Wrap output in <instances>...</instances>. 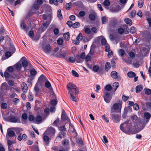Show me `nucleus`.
Here are the masks:
<instances>
[{"label": "nucleus", "mask_w": 151, "mask_h": 151, "mask_svg": "<svg viewBox=\"0 0 151 151\" xmlns=\"http://www.w3.org/2000/svg\"><path fill=\"white\" fill-rule=\"evenodd\" d=\"M68 93H75V94H78L79 91L77 86L72 83H68L67 86Z\"/></svg>", "instance_id": "obj_1"}, {"label": "nucleus", "mask_w": 151, "mask_h": 151, "mask_svg": "<svg viewBox=\"0 0 151 151\" xmlns=\"http://www.w3.org/2000/svg\"><path fill=\"white\" fill-rule=\"evenodd\" d=\"M66 134L65 132H60V136L58 137L57 138H60V139H61L62 137H66Z\"/></svg>", "instance_id": "obj_26"}, {"label": "nucleus", "mask_w": 151, "mask_h": 151, "mask_svg": "<svg viewBox=\"0 0 151 151\" xmlns=\"http://www.w3.org/2000/svg\"><path fill=\"white\" fill-rule=\"evenodd\" d=\"M129 55L130 58L134 59L135 56V53L133 52H130L129 53Z\"/></svg>", "instance_id": "obj_35"}, {"label": "nucleus", "mask_w": 151, "mask_h": 151, "mask_svg": "<svg viewBox=\"0 0 151 151\" xmlns=\"http://www.w3.org/2000/svg\"><path fill=\"white\" fill-rule=\"evenodd\" d=\"M57 16L60 19H62L63 18L62 15L61 13V10L59 9L57 12Z\"/></svg>", "instance_id": "obj_40"}, {"label": "nucleus", "mask_w": 151, "mask_h": 151, "mask_svg": "<svg viewBox=\"0 0 151 151\" xmlns=\"http://www.w3.org/2000/svg\"><path fill=\"white\" fill-rule=\"evenodd\" d=\"M47 134H45V132L43 134V139L44 141L46 142H48L49 139V138Z\"/></svg>", "instance_id": "obj_27"}, {"label": "nucleus", "mask_w": 151, "mask_h": 151, "mask_svg": "<svg viewBox=\"0 0 151 151\" xmlns=\"http://www.w3.org/2000/svg\"><path fill=\"white\" fill-rule=\"evenodd\" d=\"M37 72L34 69H33L30 71V74L31 76H34L37 74Z\"/></svg>", "instance_id": "obj_51"}, {"label": "nucleus", "mask_w": 151, "mask_h": 151, "mask_svg": "<svg viewBox=\"0 0 151 151\" xmlns=\"http://www.w3.org/2000/svg\"><path fill=\"white\" fill-rule=\"evenodd\" d=\"M91 51H90L85 58V60L86 62L89 61L91 59Z\"/></svg>", "instance_id": "obj_25"}, {"label": "nucleus", "mask_w": 151, "mask_h": 151, "mask_svg": "<svg viewBox=\"0 0 151 151\" xmlns=\"http://www.w3.org/2000/svg\"><path fill=\"white\" fill-rule=\"evenodd\" d=\"M7 134L8 136L10 137H12L14 136L15 135L14 132L10 129H8L7 131Z\"/></svg>", "instance_id": "obj_17"}, {"label": "nucleus", "mask_w": 151, "mask_h": 151, "mask_svg": "<svg viewBox=\"0 0 151 151\" xmlns=\"http://www.w3.org/2000/svg\"><path fill=\"white\" fill-rule=\"evenodd\" d=\"M84 30L86 33L88 34L91 33V31L90 29L86 26L84 27Z\"/></svg>", "instance_id": "obj_39"}, {"label": "nucleus", "mask_w": 151, "mask_h": 151, "mask_svg": "<svg viewBox=\"0 0 151 151\" xmlns=\"http://www.w3.org/2000/svg\"><path fill=\"white\" fill-rule=\"evenodd\" d=\"M110 4V2L109 0H105L103 2V4L105 7L109 6Z\"/></svg>", "instance_id": "obj_38"}, {"label": "nucleus", "mask_w": 151, "mask_h": 151, "mask_svg": "<svg viewBox=\"0 0 151 151\" xmlns=\"http://www.w3.org/2000/svg\"><path fill=\"white\" fill-rule=\"evenodd\" d=\"M71 5L72 4L71 2L66 3L65 5L66 9H69L71 8Z\"/></svg>", "instance_id": "obj_53"}, {"label": "nucleus", "mask_w": 151, "mask_h": 151, "mask_svg": "<svg viewBox=\"0 0 151 151\" xmlns=\"http://www.w3.org/2000/svg\"><path fill=\"white\" fill-rule=\"evenodd\" d=\"M111 115L113 121L115 123H117L119 122L120 118V115L114 112H111Z\"/></svg>", "instance_id": "obj_6"}, {"label": "nucleus", "mask_w": 151, "mask_h": 151, "mask_svg": "<svg viewBox=\"0 0 151 151\" xmlns=\"http://www.w3.org/2000/svg\"><path fill=\"white\" fill-rule=\"evenodd\" d=\"M58 44L60 45H61L63 43V40L61 38L59 39L57 41Z\"/></svg>", "instance_id": "obj_50"}, {"label": "nucleus", "mask_w": 151, "mask_h": 151, "mask_svg": "<svg viewBox=\"0 0 151 151\" xmlns=\"http://www.w3.org/2000/svg\"><path fill=\"white\" fill-rule=\"evenodd\" d=\"M63 37L66 40H68L70 39V35L69 32L63 34Z\"/></svg>", "instance_id": "obj_33"}, {"label": "nucleus", "mask_w": 151, "mask_h": 151, "mask_svg": "<svg viewBox=\"0 0 151 151\" xmlns=\"http://www.w3.org/2000/svg\"><path fill=\"white\" fill-rule=\"evenodd\" d=\"M69 141L68 139H65L63 141V145H67L69 144Z\"/></svg>", "instance_id": "obj_62"}, {"label": "nucleus", "mask_w": 151, "mask_h": 151, "mask_svg": "<svg viewBox=\"0 0 151 151\" xmlns=\"http://www.w3.org/2000/svg\"><path fill=\"white\" fill-rule=\"evenodd\" d=\"M28 97L30 101H33V96L32 93H29Z\"/></svg>", "instance_id": "obj_55"}, {"label": "nucleus", "mask_w": 151, "mask_h": 151, "mask_svg": "<svg viewBox=\"0 0 151 151\" xmlns=\"http://www.w3.org/2000/svg\"><path fill=\"white\" fill-rule=\"evenodd\" d=\"M3 117L4 119L5 120L11 122H19V118L15 116H10L8 117H6L5 116H4Z\"/></svg>", "instance_id": "obj_4"}, {"label": "nucleus", "mask_w": 151, "mask_h": 151, "mask_svg": "<svg viewBox=\"0 0 151 151\" xmlns=\"http://www.w3.org/2000/svg\"><path fill=\"white\" fill-rule=\"evenodd\" d=\"M59 119L58 118L57 119L53 122V124L54 126H56L57 124L59 123Z\"/></svg>", "instance_id": "obj_64"}, {"label": "nucleus", "mask_w": 151, "mask_h": 151, "mask_svg": "<svg viewBox=\"0 0 151 151\" xmlns=\"http://www.w3.org/2000/svg\"><path fill=\"white\" fill-rule=\"evenodd\" d=\"M136 11L135 10H133L130 14V17L131 18L134 17L135 15Z\"/></svg>", "instance_id": "obj_48"}, {"label": "nucleus", "mask_w": 151, "mask_h": 151, "mask_svg": "<svg viewBox=\"0 0 151 151\" xmlns=\"http://www.w3.org/2000/svg\"><path fill=\"white\" fill-rule=\"evenodd\" d=\"M111 76L114 79H116L118 77L117 73L115 71H112L111 73Z\"/></svg>", "instance_id": "obj_19"}, {"label": "nucleus", "mask_w": 151, "mask_h": 151, "mask_svg": "<svg viewBox=\"0 0 151 151\" xmlns=\"http://www.w3.org/2000/svg\"><path fill=\"white\" fill-rule=\"evenodd\" d=\"M89 17L92 20H94L95 18V16L93 14H89Z\"/></svg>", "instance_id": "obj_56"}, {"label": "nucleus", "mask_w": 151, "mask_h": 151, "mask_svg": "<svg viewBox=\"0 0 151 151\" xmlns=\"http://www.w3.org/2000/svg\"><path fill=\"white\" fill-rule=\"evenodd\" d=\"M131 119L133 120H135L137 123L138 122H142V120L139 118H138L137 116L135 115H134L131 116Z\"/></svg>", "instance_id": "obj_16"}, {"label": "nucleus", "mask_w": 151, "mask_h": 151, "mask_svg": "<svg viewBox=\"0 0 151 151\" xmlns=\"http://www.w3.org/2000/svg\"><path fill=\"white\" fill-rule=\"evenodd\" d=\"M42 117L38 115L37 116V117L35 118V120L38 123L37 124H39L40 122H41L42 120Z\"/></svg>", "instance_id": "obj_32"}, {"label": "nucleus", "mask_w": 151, "mask_h": 151, "mask_svg": "<svg viewBox=\"0 0 151 151\" xmlns=\"http://www.w3.org/2000/svg\"><path fill=\"white\" fill-rule=\"evenodd\" d=\"M103 97L104 101L107 103L110 102L112 98L109 92L105 91H104Z\"/></svg>", "instance_id": "obj_5"}, {"label": "nucleus", "mask_w": 151, "mask_h": 151, "mask_svg": "<svg viewBox=\"0 0 151 151\" xmlns=\"http://www.w3.org/2000/svg\"><path fill=\"white\" fill-rule=\"evenodd\" d=\"M125 22L127 24H128L129 25L131 26L132 24V21L131 20L128 18H126L124 19Z\"/></svg>", "instance_id": "obj_21"}, {"label": "nucleus", "mask_w": 151, "mask_h": 151, "mask_svg": "<svg viewBox=\"0 0 151 151\" xmlns=\"http://www.w3.org/2000/svg\"><path fill=\"white\" fill-rule=\"evenodd\" d=\"M138 7L142 8L143 5V0H139L138 1Z\"/></svg>", "instance_id": "obj_43"}, {"label": "nucleus", "mask_w": 151, "mask_h": 151, "mask_svg": "<svg viewBox=\"0 0 151 151\" xmlns=\"http://www.w3.org/2000/svg\"><path fill=\"white\" fill-rule=\"evenodd\" d=\"M1 86L5 87V88L6 90H8L9 89V86L6 83H2L1 85Z\"/></svg>", "instance_id": "obj_52"}, {"label": "nucleus", "mask_w": 151, "mask_h": 151, "mask_svg": "<svg viewBox=\"0 0 151 151\" xmlns=\"http://www.w3.org/2000/svg\"><path fill=\"white\" fill-rule=\"evenodd\" d=\"M83 38L82 34L80 33L76 39L73 40V43L76 45H78L79 44L80 41L82 40Z\"/></svg>", "instance_id": "obj_10"}, {"label": "nucleus", "mask_w": 151, "mask_h": 151, "mask_svg": "<svg viewBox=\"0 0 151 151\" xmlns=\"http://www.w3.org/2000/svg\"><path fill=\"white\" fill-rule=\"evenodd\" d=\"M118 52L119 55L122 57L124 55L125 53L124 50L122 49H120L118 51Z\"/></svg>", "instance_id": "obj_31"}, {"label": "nucleus", "mask_w": 151, "mask_h": 151, "mask_svg": "<svg viewBox=\"0 0 151 151\" xmlns=\"http://www.w3.org/2000/svg\"><path fill=\"white\" fill-rule=\"evenodd\" d=\"M119 9H118L117 8L115 7H112L110 9V11L113 12H118L119 11Z\"/></svg>", "instance_id": "obj_36"}, {"label": "nucleus", "mask_w": 151, "mask_h": 151, "mask_svg": "<svg viewBox=\"0 0 151 151\" xmlns=\"http://www.w3.org/2000/svg\"><path fill=\"white\" fill-rule=\"evenodd\" d=\"M55 133V130L52 127H50L45 132V134H47L50 137L53 136Z\"/></svg>", "instance_id": "obj_8"}, {"label": "nucleus", "mask_w": 151, "mask_h": 151, "mask_svg": "<svg viewBox=\"0 0 151 151\" xmlns=\"http://www.w3.org/2000/svg\"><path fill=\"white\" fill-rule=\"evenodd\" d=\"M129 122V121H127L124 123L120 125V129L125 133H127L130 129V127L128 125Z\"/></svg>", "instance_id": "obj_3"}, {"label": "nucleus", "mask_w": 151, "mask_h": 151, "mask_svg": "<svg viewBox=\"0 0 151 151\" xmlns=\"http://www.w3.org/2000/svg\"><path fill=\"white\" fill-rule=\"evenodd\" d=\"M45 86L47 88H49V90L50 91V94L55 96V94L53 91L52 88L51 87V85L50 82L48 81H46L45 82Z\"/></svg>", "instance_id": "obj_11"}, {"label": "nucleus", "mask_w": 151, "mask_h": 151, "mask_svg": "<svg viewBox=\"0 0 151 151\" xmlns=\"http://www.w3.org/2000/svg\"><path fill=\"white\" fill-rule=\"evenodd\" d=\"M13 101L14 104L17 105L19 102V100L17 98H15L13 99Z\"/></svg>", "instance_id": "obj_60"}, {"label": "nucleus", "mask_w": 151, "mask_h": 151, "mask_svg": "<svg viewBox=\"0 0 151 151\" xmlns=\"http://www.w3.org/2000/svg\"><path fill=\"white\" fill-rule=\"evenodd\" d=\"M22 117L23 119L26 120L27 119L28 116L26 113H24L22 114Z\"/></svg>", "instance_id": "obj_49"}, {"label": "nucleus", "mask_w": 151, "mask_h": 151, "mask_svg": "<svg viewBox=\"0 0 151 151\" xmlns=\"http://www.w3.org/2000/svg\"><path fill=\"white\" fill-rule=\"evenodd\" d=\"M49 2L50 4H53L55 6L58 5V4L57 0H49Z\"/></svg>", "instance_id": "obj_37"}, {"label": "nucleus", "mask_w": 151, "mask_h": 151, "mask_svg": "<svg viewBox=\"0 0 151 151\" xmlns=\"http://www.w3.org/2000/svg\"><path fill=\"white\" fill-rule=\"evenodd\" d=\"M14 66L17 70H20L22 67L21 64L19 63H18L14 65Z\"/></svg>", "instance_id": "obj_29"}, {"label": "nucleus", "mask_w": 151, "mask_h": 151, "mask_svg": "<svg viewBox=\"0 0 151 151\" xmlns=\"http://www.w3.org/2000/svg\"><path fill=\"white\" fill-rule=\"evenodd\" d=\"M110 68V63L108 62H107L105 64V70L106 71H108V70Z\"/></svg>", "instance_id": "obj_45"}, {"label": "nucleus", "mask_w": 151, "mask_h": 151, "mask_svg": "<svg viewBox=\"0 0 151 151\" xmlns=\"http://www.w3.org/2000/svg\"><path fill=\"white\" fill-rule=\"evenodd\" d=\"M80 26V23L78 22H76L73 24L72 27L74 28H77L78 27Z\"/></svg>", "instance_id": "obj_46"}, {"label": "nucleus", "mask_w": 151, "mask_h": 151, "mask_svg": "<svg viewBox=\"0 0 151 151\" xmlns=\"http://www.w3.org/2000/svg\"><path fill=\"white\" fill-rule=\"evenodd\" d=\"M143 89V87L141 85H139L137 86L136 87V92L137 93H139Z\"/></svg>", "instance_id": "obj_24"}, {"label": "nucleus", "mask_w": 151, "mask_h": 151, "mask_svg": "<svg viewBox=\"0 0 151 151\" xmlns=\"http://www.w3.org/2000/svg\"><path fill=\"white\" fill-rule=\"evenodd\" d=\"M49 23L46 22L44 23L43 24V27L42 28L44 29V31L47 28V27L49 25Z\"/></svg>", "instance_id": "obj_59"}, {"label": "nucleus", "mask_w": 151, "mask_h": 151, "mask_svg": "<svg viewBox=\"0 0 151 151\" xmlns=\"http://www.w3.org/2000/svg\"><path fill=\"white\" fill-rule=\"evenodd\" d=\"M20 25L22 29H25L26 28V24L23 21H22Z\"/></svg>", "instance_id": "obj_30"}, {"label": "nucleus", "mask_w": 151, "mask_h": 151, "mask_svg": "<svg viewBox=\"0 0 151 151\" xmlns=\"http://www.w3.org/2000/svg\"><path fill=\"white\" fill-rule=\"evenodd\" d=\"M70 96V99L73 101L75 102H77V99H76L77 95L78 94H75V93H68Z\"/></svg>", "instance_id": "obj_12"}, {"label": "nucleus", "mask_w": 151, "mask_h": 151, "mask_svg": "<svg viewBox=\"0 0 151 151\" xmlns=\"http://www.w3.org/2000/svg\"><path fill=\"white\" fill-rule=\"evenodd\" d=\"M119 83L117 82L114 83L112 85V87L113 89H114V91H115L117 88L119 87Z\"/></svg>", "instance_id": "obj_18"}, {"label": "nucleus", "mask_w": 151, "mask_h": 151, "mask_svg": "<svg viewBox=\"0 0 151 151\" xmlns=\"http://www.w3.org/2000/svg\"><path fill=\"white\" fill-rule=\"evenodd\" d=\"M72 73L73 75L75 77H78V74L77 73L74 71V70H72Z\"/></svg>", "instance_id": "obj_63"}, {"label": "nucleus", "mask_w": 151, "mask_h": 151, "mask_svg": "<svg viewBox=\"0 0 151 151\" xmlns=\"http://www.w3.org/2000/svg\"><path fill=\"white\" fill-rule=\"evenodd\" d=\"M101 39V42L102 44L103 45H105L106 44V39L103 36H100L99 37Z\"/></svg>", "instance_id": "obj_23"}, {"label": "nucleus", "mask_w": 151, "mask_h": 151, "mask_svg": "<svg viewBox=\"0 0 151 151\" xmlns=\"http://www.w3.org/2000/svg\"><path fill=\"white\" fill-rule=\"evenodd\" d=\"M42 49L44 52L46 53H49L51 50V48L49 44H45L42 45Z\"/></svg>", "instance_id": "obj_9"}, {"label": "nucleus", "mask_w": 151, "mask_h": 151, "mask_svg": "<svg viewBox=\"0 0 151 151\" xmlns=\"http://www.w3.org/2000/svg\"><path fill=\"white\" fill-rule=\"evenodd\" d=\"M144 116L145 118L147 119H148L150 118L151 115L148 112H145L144 113Z\"/></svg>", "instance_id": "obj_34"}, {"label": "nucleus", "mask_w": 151, "mask_h": 151, "mask_svg": "<svg viewBox=\"0 0 151 151\" xmlns=\"http://www.w3.org/2000/svg\"><path fill=\"white\" fill-rule=\"evenodd\" d=\"M124 29H125V31L126 34H128L129 33L128 30H129V28L128 27V26L126 25H124Z\"/></svg>", "instance_id": "obj_47"}, {"label": "nucleus", "mask_w": 151, "mask_h": 151, "mask_svg": "<svg viewBox=\"0 0 151 151\" xmlns=\"http://www.w3.org/2000/svg\"><path fill=\"white\" fill-rule=\"evenodd\" d=\"M47 80L46 78L43 75H41L39 78L38 81L40 83L46 81Z\"/></svg>", "instance_id": "obj_15"}, {"label": "nucleus", "mask_w": 151, "mask_h": 151, "mask_svg": "<svg viewBox=\"0 0 151 151\" xmlns=\"http://www.w3.org/2000/svg\"><path fill=\"white\" fill-rule=\"evenodd\" d=\"M69 130L70 132H74L76 131V130L74 129V127L72 124L70 122L69 124Z\"/></svg>", "instance_id": "obj_28"}, {"label": "nucleus", "mask_w": 151, "mask_h": 151, "mask_svg": "<svg viewBox=\"0 0 151 151\" xmlns=\"http://www.w3.org/2000/svg\"><path fill=\"white\" fill-rule=\"evenodd\" d=\"M118 33L120 34H122L124 33V30L122 28H119L118 29Z\"/></svg>", "instance_id": "obj_61"}, {"label": "nucleus", "mask_w": 151, "mask_h": 151, "mask_svg": "<svg viewBox=\"0 0 151 151\" xmlns=\"http://www.w3.org/2000/svg\"><path fill=\"white\" fill-rule=\"evenodd\" d=\"M93 70L95 72H97L99 70V66L97 65H95L93 66Z\"/></svg>", "instance_id": "obj_44"}, {"label": "nucleus", "mask_w": 151, "mask_h": 151, "mask_svg": "<svg viewBox=\"0 0 151 151\" xmlns=\"http://www.w3.org/2000/svg\"><path fill=\"white\" fill-rule=\"evenodd\" d=\"M57 103V99H55L52 100L51 101V104L52 105L55 106L56 105Z\"/></svg>", "instance_id": "obj_54"}, {"label": "nucleus", "mask_w": 151, "mask_h": 151, "mask_svg": "<svg viewBox=\"0 0 151 151\" xmlns=\"http://www.w3.org/2000/svg\"><path fill=\"white\" fill-rule=\"evenodd\" d=\"M145 15L146 17L147 18V17L150 18V15H151V14L150 12H149L148 11H146L145 12Z\"/></svg>", "instance_id": "obj_57"}, {"label": "nucleus", "mask_w": 151, "mask_h": 151, "mask_svg": "<svg viewBox=\"0 0 151 151\" xmlns=\"http://www.w3.org/2000/svg\"><path fill=\"white\" fill-rule=\"evenodd\" d=\"M141 104L142 108L144 110L151 111V103L149 102H147L146 104H144L142 102Z\"/></svg>", "instance_id": "obj_7"}, {"label": "nucleus", "mask_w": 151, "mask_h": 151, "mask_svg": "<svg viewBox=\"0 0 151 151\" xmlns=\"http://www.w3.org/2000/svg\"><path fill=\"white\" fill-rule=\"evenodd\" d=\"M127 76L130 78H133L136 76V74L135 73L132 71H129L127 73Z\"/></svg>", "instance_id": "obj_20"}, {"label": "nucleus", "mask_w": 151, "mask_h": 151, "mask_svg": "<svg viewBox=\"0 0 151 151\" xmlns=\"http://www.w3.org/2000/svg\"><path fill=\"white\" fill-rule=\"evenodd\" d=\"M136 31V28L134 27H132L130 28V32L131 34L134 33Z\"/></svg>", "instance_id": "obj_41"}, {"label": "nucleus", "mask_w": 151, "mask_h": 151, "mask_svg": "<svg viewBox=\"0 0 151 151\" xmlns=\"http://www.w3.org/2000/svg\"><path fill=\"white\" fill-rule=\"evenodd\" d=\"M122 102L119 101L118 103L114 104L111 108V112H114V110H115L116 112H120L122 107Z\"/></svg>", "instance_id": "obj_2"}, {"label": "nucleus", "mask_w": 151, "mask_h": 151, "mask_svg": "<svg viewBox=\"0 0 151 151\" xmlns=\"http://www.w3.org/2000/svg\"><path fill=\"white\" fill-rule=\"evenodd\" d=\"M112 88L111 86L109 84L107 85L105 87V89L106 91H110L112 89Z\"/></svg>", "instance_id": "obj_42"}, {"label": "nucleus", "mask_w": 151, "mask_h": 151, "mask_svg": "<svg viewBox=\"0 0 151 151\" xmlns=\"http://www.w3.org/2000/svg\"><path fill=\"white\" fill-rule=\"evenodd\" d=\"M28 88L27 85L24 82H23L22 84V88L24 93H26L27 92Z\"/></svg>", "instance_id": "obj_14"}, {"label": "nucleus", "mask_w": 151, "mask_h": 151, "mask_svg": "<svg viewBox=\"0 0 151 151\" xmlns=\"http://www.w3.org/2000/svg\"><path fill=\"white\" fill-rule=\"evenodd\" d=\"M61 119L63 121H67L69 122H70L69 119L66 115V113L64 111H62L61 115Z\"/></svg>", "instance_id": "obj_13"}, {"label": "nucleus", "mask_w": 151, "mask_h": 151, "mask_svg": "<svg viewBox=\"0 0 151 151\" xmlns=\"http://www.w3.org/2000/svg\"><path fill=\"white\" fill-rule=\"evenodd\" d=\"M22 65L24 68H26L29 65H30V64L29 62L26 60L23 61L22 62Z\"/></svg>", "instance_id": "obj_22"}, {"label": "nucleus", "mask_w": 151, "mask_h": 151, "mask_svg": "<svg viewBox=\"0 0 151 151\" xmlns=\"http://www.w3.org/2000/svg\"><path fill=\"white\" fill-rule=\"evenodd\" d=\"M7 107V105L6 103H3L1 104V107L3 109H6Z\"/></svg>", "instance_id": "obj_58"}]
</instances>
